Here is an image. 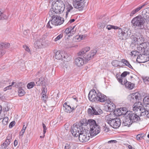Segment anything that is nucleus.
I'll return each instance as SVG.
<instances>
[{"mask_svg": "<svg viewBox=\"0 0 149 149\" xmlns=\"http://www.w3.org/2000/svg\"><path fill=\"white\" fill-rule=\"evenodd\" d=\"M81 127L84 128L83 126L88 125L90 127L89 133L92 137L98 134L100 132V127L93 119H89L87 121L86 119H83L77 124Z\"/></svg>", "mask_w": 149, "mask_h": 149, "instance_id": "obj_1", "label": "nucleus"}, {"mask_svg": "<svg viewBox=\"0 0 149 149\" xmlns=\"http://www.w3.org/2000/svg\"><path fill=\"white\" fill-rule=\"evenodd\" d=\"M137 52L141 54L138 56L136 61L139 63H144L143 58L149 59V42H142L137 47Z\"/></svg>", "mask_w": 149, "mask_h": 149, "instance_id": "obj_2", "label": "nucleus"}, {"mask_svg": "<svg viewBox=\"0 0 149 149\" xmlns=\"http://www.w3.org/2000/svg\"><path fill=\"white\" fill-rule=\"evenodd\" d=\"M135 113L136 111H134ZM138 114L139 113L137 112ZM122 114L124 115V118L122 123L123 125L124 126L129 127L132 123L137 122L140 120V118L139 116H141L140 113L137 115V113H134L132 111H127L126 113L122 112Z\"/></svg>", "mask_w": 149, "mask_h": 149, "instance_id": "obj_3", "label": "nucleus"}, {"mask_svg": "<svg viewBox=\"0 0 149 149\" xmlns=\"http://www.w3.org/2000/svg\"><path fill=\"white\" fill-rule=\"evenodd\" d=\"M106 28L108 30L112 29H119L118 31V37L121 40H125L128 38L131 33V31L128 28H123L120 29L119 27L111 25H108L106 26Z\"/></svg>", "mask_w": 149, "mask_h": 149, "instance_id": "obj_4", "label": "nucleus"}, {"mask_svg": "<svg viewBox=\"0 0 149 149\" xmlns=\"http://www.w3.org/2000/svg\"><path fill=\"white\" fill-rule=\"evenodd\" d=\"M65 8V4L61 0H57L53 2L52 8L49 12V15H52L54 13L58 14L62 13Z\"/></svg>", "mask_w": 149, "mask_h": 149, "instance_id": "obj_5", "label": "nucleus"}, {"mask_svg": "<svg viewBox=\"0 0 149 149\" xmlns=\"http://www.w3.org/2000/svg\"><path fill=\"white\" fill-rule=\"evenodd\" d=\"M145 105H146L143 107V104L141 102L136 103L134 104V107H133V111H137L140 113L141 116H144L149 118V104Z\"/></svg>", "mask_w": 149, "mask_h": 149, "instance_id": "obj_6", "label": "nucleus"}, {"mask_svg": "<svg viewBox=\"0 0 149 149\" xmlns=\"http://www.w3.org/2000/svg\"><path fill=\"white\" fill-rule=\"evenodd\" d=\"M90 49L89 47H86L82 49L78 53V55L83 56L86 63L91 59L95 54L96 51L95 50L91 51L89 53H87Z\"/></svg>", "mask_w": 149, "mask_h": 149, "instance_id": "obj_7", "label": "nucleus"}, {"mask_svg": "<svg viewBox=\"0 0 149 149\" xmlns=\"http://www.w3.org/2000/svg\"><path fill=\"white\" fill-rule=\"evenodd\" d=\"M57 13H54L52 15H49L52 18V20H49L47 24V26L49 28L52 27V26H58L63 24L64 22L63 18L57 16L56 14Z\"/></svg>", "mask_w": 149, "mask_h": 149, "instance_id": "obj_8", "label": "nucleus"}, {"mask_svg": "<svg viewBox=\"0 0 149 149\" xmlns=\"http://www.w3.org/2000/svg\"><path fill=\"white\" fill-rule=\"evenodd\" d=\"M145 19L141 15H139L134 17L132 20L131 23L135 27H136L139 29H142L145 28Z\"/></svg>", "mask_w": 149, "mask_h": 149, "instance_id": "obj_9", "label": "nucleus"}, {"mask_svg": "<svg viewBox=\"0 0 149 149\" xmlns=\"http://www.w3.org/2000/svg\"><path fill=\"white\" fill-rule=\"evenodd\" d=\"M111 114L107 115L105 117V119L111 126L114 128H118L121 124L120 120V118L113 119L112 117Z\"/></svg>", "mask_w": 149, "mask_h": 149, "instance_id": "obj_10", "label": "nucleus"}, {"mask_svg": "<svg viewBox=\"0 0 149 149\" xmlns=\"http://www.w3.org/2000/svg\"><path fill=\"white\" fill-rule=\"evenodd\" d=\"M88 130L84 128L82 131H81L79 135H78L79 141L82 142L87 141L90 139L89 136H87Z\"/></svg>", "mask_w": 149, "mask_h": 149, "instance_id": "obj_11", "label": "nucleus"}, {"mask_svg": "<svg viewBox=\"0 0 149 149\" xmlns=\"http://www.w3.org/2000/svg\"><path fill=\"white\" fill-rule=\"evenodd\" d=\"M91 108H88V113L90 116L99 115L101 114L102 111L99 107H91Z\"/></svg>", "mask_w": 149, "mask_h": 149, "instance_id": "obj_12", "label": "nucleus"}, {"mask_svg": "<svg viewBox=\"0 0 149 149\" xmlns=\"http://www.w3.org/2000/svg\"><path fill=\"white\" fill-rule=\"evenodd\" d=\"M84 128L81 127L77 124L75 123L72 126L71 132L73 136L77 137L79 135L81 131H82Z\"/></svg>", "mask_w": 149, "mask_h": 149, "instance_id": "obj_13", "label": "nucleus"}, {"mask_svg": "<svg viewBox=\"0 0 149 149\" xmlns=\"http://www.w3.org/2000/svg\"><path fill=\"white\" fill-rule=\"evenodd\" d=\"M74 7L76 8H83L84 6V0H72Z\"/></svg>", "mask_w": 149, "mask_h": 149, "instance_id": "obj_14", "label": "nucleus"}, {"mask_svg": "<svg viewBox=\"0 0 149 149\" xmlns=\"http://www.w3.org/2000/svg\"><path fill=\"white\" fill-rule=\"evenodd\" d=\"M96 101L105 102L107 100L106 96L101 93L98 92L96 95Z\"/></svg>", "mask_w": 149, "mask_h": 149, "instance_id": "obj_15", "label": "nucleus"}, {"mask_svg": "<svg viewBox=\"0 0 149 149\" xmlns=\"http://www.w3.org/2000/svg\"><path fill=\"white\" fill-rule=\"evenodd\" d=\"M97 93L94 90H92L89 92L88 98L91 101L96 102V95Z\"/></svg>", "mask_w": 149, "mask_h": 149, "instance_id": "obj_16", "label": "nucleus"}, {"mask_svg": "<svg viewBox=\"0 0 149 149\" xmlns=\"http://www.w3.org/2000/svg\"><path fill=\"white\" fill-rule=\"evenodd\" d=\"M12 136L11 134H9L6 137L5 141L1 145L2 148L5 149L9 145L11 141Z\"/></svg>", "mask_w": 149, "mask_h": 149, "instance_id": "obj_17", "label": "nucleus"}, {"mask_svg": "<svg viewBox=\"0 0 149 149\" xmlns=\"http://www.w3.org/2000/svg\"><path fill=\"white\" fill-rule=\"evenodd\" d=\"M44 40L43 39H40L39 40H37V41H35L34 43V47L35 48H40L41 47V46L44 45Z\"/></svg>", "mask_w": 149, "mask_h": 149, "instance_id": "obj_18", "label": "nucleus"}, {"mask_svg": "<svg viewBox=\"0 0 149 149\" xmlns=\"http://www.w3.org/2000/svg\"><path fill=\"white\" fill-rule=\"evenodd\" d=\"M83 58L81 57H78L75 59V63L78 66H81L84 63L85 61Z\"/></svg>", "mask_w": 149, "mask_h": 149, "instance_id": "obj_19", "label": "nucleus"}, {"mask_svg": "<svg viewBox=\"0 0 149 149\" xmlns=\"http://www.w3.org/2000/svg\"><path fill=\"white\" fill-rule=\"evenodd\" d=\"M71 59V55L65 52H63V57L62 60L63 61L68 62Z\"/></svg>", "mask_w": 149, "mask_h": 149, "instance_id": "obj_20", "label": "nucleus"}, {"mask_svg": "<svg viewBox=\"0 0 149 149\" xmlns=\"http://www.w3.org/2000/svg\"><path fill=\"white\" fill-rule=\"evenodd\" d=\"M123 84V85H125L126 88L131 90L132 89L134 86V84L132 83L131 82L128 81L125 79L124 80Z\"/></svg>", "mask_w": 149, "mask_h": 149, "instance_id": "obj_21", "label": "nucleus"}, {"mask_svg": "<svg viewBox=\"0 0 149 149\" xmlns=\"http://www.w3.org/2000/svg\"><path fill=\"white\" fill-rule=\"evenodd\" d=\"M135 36L136 37L137 39V40L138 42L140 45L141 43L143 42L144 41V38L143 37L141 34L140 33H136L135 34Z\"/></svg>", "mask_w": 149, "mask_h": 149, "instance_id": "obj_22", "label": "nucleus"}, {"mask_svg": "<svg viewBox=\"0 0 149 149\" xmlns=\"http://www.w3.org/2000/svg\"><path fill=\"white\" fill-rule=\"evenodd\" d=\"M142 15H143L144 18H146L149 20V8H147L144 9L142 12Z\"/></svg>", "mask_w": 149, "mask_h": 149, "instance_id": "obj_23", "label": "nucleus"}, {"mask_svg": "<svg viewBox=\"0 0 149 149\" xmlns=\"http://www.w3.org/2000/svg\"><path fill=\"white\" fill-rule=\"evenodd\" d=\"M35 81H36V84L37 86H40L43 84L45 81H44V79L43 77H40V78H36Z\"/></svg>", "mask_w": 149, "mask_h": 149, "instance_id": "obj_24", "label": "nucleus"}, {"mask_svg": "<svg viewBox=\"0 0 149 149\" xmlns=\"http://www.w3.org/2000/svg\"><path fill=\"white\" fill-rule=\"evenodd\" d=\"M55 57L56 59L62 60L63 57V52H61L60 51H57L56 52Z\"/></svg>", "mask_w": 149, "mask_h": 149, "instance_id": "obj_25", "label": "nucleus"}, {"mask_svg": "<svg viewBox=\"0 0 149 149\" xmlns=\"http://www.w3.org/2000/svg\"><path fill=\"white\" fill-rule=\"evenodd\" d=\"M76 147L74 144L71 143H66L64 147V149H76Z\"/></svg>", "mask_w": 149, "mask_h": 149, "instance_id": "obj_26", "label": "nucleus"}, {"mask_svg": "<svg viewBox=\"0 0 149 149\" xmlns=\"http://www.w3.org/2000/svg\"><path fill=\"white\" fill-rule=\"evenodd\" d=\"M63 109L66 112L70 113L74 109V107H72L71 108L70 106L66 105V106H63Z\"/></svg>", "mask_w": 149, "mask_h": 149, "instance_id": "obj_27", "label": "nucleus"}, {"mask_svg": "<svg viewBox=\"0 0 149 149\" xmlns=\"http://www.w3.org/2000/svg\"><path fill=\"white\" fill-rule=\"evenodd\" d=\"M143 107H144L147 104H149V94L147 96L145 97L143 100Z\"/></svg>", "mask_w": 149, "mask_h": 149, "instance_id": "obj_28", "label": "nucleus"}, {"mask_svg": "<svg viewBox=\"0 0 149 149\" xmlns=\"http://www.w3.org/2000/svg\"><path fill=\"white\" fill-rule=\"evenodd\" d=\"M121 62L123 63L126 66H127L130 68L133 69L131 65L127 60L125 59H122L121 60Z\"/></svg>", "mask_w": 149, "mask_h": 149, "instance_id": "obj_29", "label": "nucleus"}, {"mask_svg": "<svg viewBox=\"0 0 149 149\" xmlns=\"http://www.w3.org/2000/svg\"><path fill=\"white\" fill-rule=\"evenodd\" d=\"M120 62H121V61L115 60L112 62L111 64L113 65L115 67L121 66L120 65Z\"/></svg>", "mask_w": 149, "mask_h": 149, "instance_id": "obj_30", "label": "nucleus"}, {"mask_svg": "<svg viewBox=\"0 0 149 149\" xmlns=\"http://www.w3.org/2000/svg\"><path fill=\"white\" fill-rule=\"evenodd\" d=\"M73 8V7L72 6L69 5L68 6V7L67 8V11L66 12V15H65V17H67L68 15V13L69 12H70V11L72 10Z\"/></svg>", "mask_w": 149, "mask_h": 149, "instance_id": "obj_31", "label": "nucleus"}, {"mask_svg": "<svg viewBox=\"0 0 149 149\" xmlns=\"http://www.w3.org/2000/svg\"><path fill=\"white\" fill-rule=\"evenodd\" d=\"M130 38L133 41L134 43L136 44V43H137L138 44H139L137 40V38L135 36V34L132 35L130 37Z\"/></svg>", "mask_w": 149, "mask_h": 149, "instance_id": "obj_32", "label": "nucleus"}, {"mask_svg": "<svg viewBox=\"0 0 149 149\" xmlns=\"http://www.w3.org/2000/svg\"><path fill=\"white\" fill-rule=\"evenodd\" d=\"M35 85V84L34 82H31L27 84V87L28 89H30L33 88Z\"/></svg>", "mask_w": 149, "mask_h": 149, "instance_id": "obj_33", "label": "nucleus"}, {"mask_svg": "<svg viewBox=\"0 0 149 149\" xmlns=\"http://www.w3.org/2000/svg\"><path fill=\"white\" fill-rule=\"evenodd\" d=\"M75 26H73L72 27L70 26V36H72L75 33V29H74Z\"/></svg>", "mask_w": 149, "mask_h": 149, "instance_id": "obj_34", "label": "nucleus"}, {"mask_svg": "<svg viewBox=\"0 0 149 149\" xmlns=\"http://www.w3.org/2000/svg\"><path fill=\"white\" fill-rule=\"evenodd\" d=\"M18 93L19 96H22L25 93V91L22 88H19L18 90Z\"/></svg>", "mask_w": 149, "mask_h": 149, "instance_id": "obj_35", "label": "nucleus"}, {"mask_svg": "<svg viewBox=\"0 0 149 149\" xmlns=\"http://www.w3.org/2000/svg\"><path fill=\"white\" fill-rule=\"evenodd\" d=\"M7 18V17L0 10V20L3 19Z\"/></svg>", "mask_w": 149, "mask_h": 149, "instance_id": "obj_36", "label": "nucleus"}, {"mask_svg": "<svg viewBox=\"0 0 149 149\" xmlns=\"http://www.w3.org/2000/svg\"><path fill=\"white\" fill-rule=\"evenodd\" d=\"M10 107L8 104L5 105L3 108V111H7L9 110Z\"/></svg>", "mask_w": 149, "mask_h": 149, "instance_id": "obj_37", "label": "nucleus"}, {"mask_svg": "<svg viewBox=\"0 0 149 149\" xmlns=\"http://www.w3.org/2000/svg\"><path fill=\"white\" fill-rule=\"evenodd\" d=\"M70 26L67 29H66L65 31V33L66 35H68V36H70Z\"/></svg>", "mask_w": 149, "mask_h": 149, "instance_id": "obj_38", "label": "nucleus"}, {"mask_svg": "<svg viewBox=\"0 0 149 149\" xmlns=\"http://www.w3.org/2000/svg\"><path fill=\"white\" fill-rule=\"evenodd\" d=\"M63 36V35L62 34H60L54 40V41L55 42H56L58 40H59L60 39H61Z\"/></svg>", "mask_w": 149, "mask_h": 149, "instance_id": "obj_39", "label": "nucleus"}, {"mask_svg": "<svg viewBox=\"0 0 149 149\" xmlns=\"http://www.w3.org/2000/svg\"><path fill=\"white\" fill-rule=\"evenodd\" d=\"M80 36L77 35L74 37L73 38V40L74 42H77V41H79L80 40Z\"/></svg>", "mask_w": 149, "mask_h": 149, "instance_id": "obj_40", "label": "nucleus"}, {"mask_svg": "<svg viewBox=\"0 0 149 149\" xmlns=\"http://www.w3.org/2000/svg\"><path fill=\"white\" fill-rule=\"evenodd\" d=\"M8 118L7 117H5V118H4L3 120H2V123L3 124H4V125H6L7 123L8 122Z\"/></svg>", "mask_w": 149, "mask_h": 149, "instance_id": "obj_41", "label": "nucleus"}, {"mask_svg": "<svg viewBox=\"0 0 149 149\" xmlns=\"http://www.w3.org/2000/svg\"><path fill=\"white\" fill-rule=\"evenodd\" d=\"M3 48H7L10 47V44L8 43H3Z\"/></svg>", "mask_w": 149, "mask_h": 149, "instance_id": "obj_42", "label": "nucleus"}, {"mask_svg": "<svg viewBox=\"0 0 149 149\" xmlns=\"http://www.w3.org/2000/svg\"><path fill=\"white\" fill-rule=\"evenodd\" d=\"M130 73V72H129L124 71L121 74L120 76L122 77H125L127 75V74H129Z\"/></svg>", "mask_w": 149, "mask_h": 149, "instance_id": "obj_43", "label": "nucleus"}, {"mask_svg": "<svg viewBox=\"0 0 149 149\" xmlns=\"http://www.w3.org/2000/svg\"><path fill=\"white\" fill-rule=\"evenodd\" d=\"M117 77V79L118 81L121 83V84L123 85V80L122 79V77L121 76L118 77Z\"/></svg>", "mask_w": 149, "mask_h": 149, "instance_id": "obj_44", "label": "nucleus"}, {"mask_svg": "<svg viewBox=\"0 0 149 149\" xmlns=\"http://www.w3.org/2000/svg\"><path fill=\"white\" fill-rule=\"evenodd\" d=\"M133 96H134V97L135 98V99L136 100V102H135L133 106V108L134 107V104H135L136 103H138L139 102H140V101H139V99H138L139 97L137 95H136L134 96V95H133Z\"/></svg>", "mask_w": 149, "mask_h": 149, "instance_id": "obj_45", "label": "nucleus"}, {"mask_svg": "<svg viewBox=\"0 0 149 149\" xmlns=\"http://www.w3.org/2000/svg\"><path fill=\"white\" fill-rule=\"evenodd\" d=\"M127 109L125 107H123L122 108H120V111H123V112L124 113H126V112L128 111L127 110ZM122 112L121 114L122 115Z\"/></svg>", "mask_w": 149, "mask_h": 149, "instance_id": "obj_46", "label": "nucleus"}, {"mask_svg": "<svg viewBox=\"0 0 149 149\" xmlns=\"http://www.w3.org/2000/svg\"><path fill=\"white\" fill-rule=\"evenodd\" d=\"M47 96L45 94H43L42 95V99L43 100L44 102H46V100L47 98Z\"/></svg>", "mask_w": 149, "mask_h": 149, "instance_id": "obj_47", "label": "nucleus"}, {"mask_svg": "<svg viewBox=\"0 0 149 149\" xmlns=\"http://www.w3.org/2000/svg\"><path fill=\"white\" fill-rule=\"evenodd\" d=\"M42 126L43 129V134H45V133L46 130H47V128L46 127L45 125L43 123H42Z\"/></svg>", "mask_w": 149, "mask_h": 149, "instance_id": "obj_48", "label": "nucleus"}, {"mask_svg": "<svg viewBox=\"0 0 149 149\" xmlns=\"http://www.w3.org/2000/svg\"><path fill=\"white\" fill-rule=\"evenodd\" d=\"M23 47L26 51L29 52H30L29 48L27 46L24 45H23Z\"/></svg>", "mask_w": 149, "mask_h": 149, "instance_id": "obj_49", "label": "nucleus"}, {"mask_svg": "<svg viewBox=\"0 0 149 149\" xmlns=\"http://www.w3.org/2000/svg\"><path fill=\"white\" fill-rule=\"evenodd\" d=\"M6 51L5 50H0V58L3 55L5 54Z\"/></svg>", "mask_w": 149, "mask_h": 149, "instance_id": "obj_50", "label": "nucleus"}, {"mask_svg": "<svg viewBox=\"0 0 149 149\" xmlns=\"http://www.w3.org/2000/svg\"><path fill=\"white\" fill-rule=\"evenodd\" d=\"M15 125V121H13L11 122L9 125V127L10 128H12Z\"/></svg>", "mask_w": 149, "mask_h": 149, "instance_id": "obj_51", "label": "nucleus"}, {"mask_svg": "<svg viewBox=\"0 0 149 149\" xmlns=\"http://www.w3.org/2000/svg\"><path fill=\"white\" fill-rule=\"evenodd\" d=\"M129 99L130 101L132 103H134V102H136V100L135 99V98L133 96H132L131 97V98Z\"/></svg>", "mask_w": 149, "mask_h": 149, "instance_id": "obj_52", "label": "nucleus"}, {"mask_svg": "<svg viewBox=\"0 0 149 149\" xmlns=\"http://www.w3.org/2000/svg\"><path fill=\"white\" fill-rule=\"evenodd\" d=\"M11 89L12 87H11V86L9 85V86L6 87L4 89V91H5L7 90Z\"/></svg>", "mask_w": 149, "mask_h": 149, "instance_id": "obj_53", "label": "nucleus"}, {"mask_svg": "<svg viewBox=\"0 0 149 149\" xmlns=\"http://www.w3.org/2000/svg\"><path fill=\"white\" fill-rule=\"evenodd\" d=\"M42 93L43 94H46L47 93V90L45 88H43L42 89Z\"/></svg>", "mask_w": 149, "mask_h": 149, "instance_id": "obj_54", "label": "nucleus"}, {"mask_svg": "<svg viewBox=\"0 0 149 149\" xmlns=\"http://www.w3.org/2000/svg\"><path fill=\"white\" fill-rule=\"evenodd\" d=\"M141 135L140 134H138L136 136V139L138 140H140L141 139H142L141 137Z\"/></svg>", "mask_w": 149, "mask_h": 149, "instance_id": "obj_55", "label": "nucleus"}, {"mask_svg": "<svg viewBox=\"0 0 149 149\" xmlns=\"http://www.w3.org/2000/svg\"><path fill=\"white\" fill-rule=\"evenodd\" d=\"M25 131L24 130H22L19 133V136H22L23 135L24 133L25 132Z\"/></svg>", "mask_w": 149, "mask_h": 149, "instance_id": "obj_56", "label": "nucleus"}, {"mask_svg": "<svg viewBox=\"0 0 149 149\" xmlns=\"http://www.w3.org/2000/svg\"><path fill=\"white\" fill-rule=\"evenodd\" d=\"M117 141L116 140H110V141H108V143H117Z\"/></svg>", "mask_w": 149, "mask_h": 149, "instance_id": "obj_57", "label": "nucleus"}, {"mask_svg": "<svg viewBox=\"0 0 149 149\" xmlns=\"http://www.w3.org/2000/svg\"><path fill=\"white\" fill-rule=\"evenodd\" d=\"M80 36V40H82L83 39H84L85 37H86L85 35H81Z\"/></svg>", "mask_w": 149, "mask_h": 149, "instance_id": "obj_58", "label": "nucleus"}, {"mask_svg": "<svg viewBox=\"0 0 149 149\" xmlns=\"http://www.w3.org/2000/svg\"><path fill=\"white\" fill-rule=\"evenodd\" d=\"M3 42H0V50L1 49L2 50H4L2 49L3 48Z\"/></svg>", "mask_w": 149, "mask_h": 149, "instance_id": "obj_59", "label": "nucleus"}, {"mask_svg": "<svg viewBox=\"0 0 149 149\" xmlns=\"http://www.w3.org/2000/svg\"><path fill=\"white\" fill-rule=\"evenodd\" d=\"M131 55H134L135 56L136 52L135 51H132L131 52Z\"/></svg>", "mask_w": 149, "mask_h": 149, "instance_id": "obj_60", "label": "nucleus"}, {"mask_svg": "<svg viewBox=\"0 0 149 149\" xmlns=\"http://www.w3.org/2000/svg\"><path fill=\"white\" fill-rule=\"evenodd\" d=\"M135 13L134 10H133L130 14V16H133L134 14H135Z\"/></svg>", "mask_w": 149, "mask_h": 149, "instance_id": "obj_61", "label": "nucleus"}, {"mask_svg": "<svg viewBox=\"0 0 149 149\" xmlns=\"http://www.w3.org/2000/svg\"><path fill=\"white\" fill-rule=\"evenodd\" d=\"M75 20L74 19H72L70 20L68 22V23H70V24L71 23L74 22L75 21Z\"/></svg>", "mask_w": 149, "mask_h": 149, "instance_id": "obj_62", "label": "nucleus"}, {"mask_svg": "<svg viewBox=\"0 0 149 149\" xmlns=\"http://www.w3.org/2000/svg\"><path fill=\"white\" fill-rule=\"evenodd\" d=\"M17 143H18L17 141V140H15L14 141V144L15 146H16L17 145Z\"/></svg>", "mask_w": 149, "mask_h": 149, "instance_id": "obj_63", "label": "nucleus"}, {"mask_svg": "<svg viewBox=\"0 0 149 149\" xmlns=\"http://www.w3.org/2000/svg\"><path fill=\"white\" fill-rule=\"evenodd\" d=\"M142 8V7H141V6H140V7H137V8H136V9L137 11L138 12L139 10Z\"/></svg>", "mask_w": 149, "mask_h": 149, "instance_id": "obj_64", "label": "nucleus"}]
</instances>
